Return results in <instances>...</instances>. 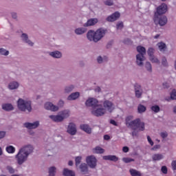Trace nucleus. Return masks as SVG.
Masks as SVG:
<instances>
[{"label": "nucleus", "mask_w": 176, "mask_h": 176, "mask_svg": "<svg viewBox=\"0 0 176 176\" xmlns=\"http://www.w3.org/2000/svg\"><path fill=\"white\" fill-rule=\"evenodd\" d=\"M98 104H100V102L94 98H89L85 102V105H87V107H92L93 109L94 107H97Z\"/></svg>", "instance_id": "obj_13"}, {"label": "nucleus", "mask_w": 176, "mask_h": 176, "mask_svg": "<svg viewBox=\"0 0 176 176\" xmlns=\"http://www.w3.org/2000/svg\"><path fill=\"white\" fill-rule=\"evenodd\" d=\"M19 87H20V83L16 80L10 82L8 85L9 90H17Z\"/></svg>", "instance_id": "obj_17"}, {"label": "nucleus", "mask_w": 176, "mask_h": 176, "mask_svg": "<svg viewBox=\"0 0 176 176\" xmlns=\"http://www.w3.org/2000/svg\"><path fill=\"white\" fill-rule=\"evenodd\" d=\"M6 170H8L10 174H14V168H13V167L10 166H8L6 167Z\"/></svg>", "instance_id": "obj_48"}, {"label": "nucleus", "mask_w": 176, "mask_h": 176, "mask_svg": "<svg viewBox=\"0 0 176 176\" xmlns=\"http://www.w3.org/2000/svg\"><path fill=\"white\" fill-rule=\"evenodd\" d=\"M143 92L144 91H142V88L141 87V85L136 84L135 85V97H137V98H141V96H142Z\"/></svg>", "instance_id": "obj_18"}, {"label": "nucleus", "mask_w": 176, "mask_h": 176, "mask_svg": "<svg viewBox=\"0 0 176 176\" xmlns=\"http://www.w3.org/2000/svg\"><path fill=\"white\" fill-rule=\"evenodd\" d=\"M78 97H80V93L74 92L68 96L67 100V101H75V100H78Z\"/></svg>", "instance_id": "obj_20"}, {"label": "nucleus", "mask_w": 176, "mask_h": 176, "mask_svg": "<svg viewBox=\"0 0 176 176\" xmlns=\"http://www.w3.org/2000/svg\"><path fill=\"white\" fill-rule=\"evenodd\" d=\"M81 130L87 133V134H91V128L88 124H82L80 126Z\"/></svg>", "instance_id": "obj_25"}, {"label": "nucleus", "mask_w": 176, "mask_h": 176, "mask_svg": "<svg viewBox=\"0 0 176 176\" xmlns=\"http://www.w3.org/2000/svg\"><path fill=\"white\" fill-rule=\"evenodd\" d=\"M9 51H8L5 48H0V54L1 56H9Z\"/></svg>", "instance_id": "obj_42"}, {"label": "nucleus", "mask_w": 176, "mask_h": 176, "mask_svg": "<svg viewBox=\"0 0 176 176\" xmlns=\"http://www.w3.org/2000/svg\"><path fill=\"white\" fill-rule=\"evenodd\" d=\"M119 17H120V14L116 12L111 16H108L107 20V21H116V20H118Z\"/></svg>", "instance_id": "obj_22"}, {"label": "nucleus", "mask_w": 176, "mask_h": 176, "mask_svg": "<svg viewBox=\"0 0 176 176\" xmlns=\"http://www.w3.org/2000/svg\"><path fill=\"white\" fill-rule=\"evenodd\" d=\"M162 64L166 67L167 66V60L166 59V58H164L162 59Z\"/></svg>", "instance_id": "obj_59"}, {"label": "nucleus", "mask_w": 176, "mask_h": 176, "mask_svg": "<svg viewBox=\"0 0 176 176\" xmlns=\"http://www.w3.org/2000/svg\"><path fill=\"white\" fill-rule=\"evenodd\" d=\"M144 61H145V55L141 54H138L136 55V64L139 67H142L144 65Z\"/></svg>", "instance_id": "obj_16"}, {"label": "nucleus", "mask_w": 176, "mask_h": 176, "mask_svg": "<svg viewBox=\"0 0 176 176\" xmlns=\"http://www.w3.org/2000/svg\"><path fill=\"white\" fill-rule=\"evenodd\" d=\"M157 149H160V145L157 144L154 146L152 148L151 151H157Z\"/></svg>", "instance_id": "obj_56"}, {"label": "nucleus", "mask_w": 176, "mask_h": 176, "mask_svg": "<svg viewBox=\"0 0 176 176\" xmlns=\"http://www.w3.org/2000/svg\"><path fill=\"white\" fill-rule=\"evenodd\" d=\"M70 111L68 109H65L60 111L57 115H51L49 116L50 119H52L53 122H56V123H60L63 122L64 119H67V118H69Z\"/></svg>", "instance_id": "obj_4"}, {"label": "nucleus", "mask_w": 176, "mask_h": 176, "mask_svg": "<svg viewBox=\"0 0 176 176\" xmlns=\"http://www.w3.org/2000/svg\"><path fill=\"white\" fill-rule=\"evenodd\" d=\"M93 153L101 154L105 152L104 148H101L100 146H96L92 149Z\"/></svg>", "instance_id": "obj_29"}, {"label": "nucleus", "mask_w": 176, "mask_h": 176, "mask_svg": "<svg viewBox=\"0 0 176 176\" xmlns=\"http://www.w3.org/2000/svg\"><path fill=\"white\" fill-rule=\"evenodd\" d=\"M6 151L8 153L13 154L16 152V148L13 146H7L6 147Z\"/></svg>", "instance_id": "obj_35"}, {"label": "nucleus", "mask_w": 176, "mask_h": 176, "mask_svg": "<svg viewBox=\"0 0 176 176\" xmlns=\"http://www.w3.org/2000/svg\"><path fill=\"white\" fill-rule=\"evenodd\" d=\"M122 162H124V163H131V162H134V159L130 157H124L122 158Z\"/></svg>", "instance_id": "obj_44"}, {"label": "nucleus", "mask_w": 176, "mask_h": 176, "mask_svg": "<svg viewBox=\"0 0 176 176\" xmlns=\"http://www.w3.org/2000/svg\"><path fill=\"white\" fill-rule=\"evenodd\" d=\"M107 34V30L104 28H99L94 31V30H90L87 33V38L89 42H100Z\"/></svg>", "instance_id": "obj_2"}, {"label": "nucleus", "mask_w": 176, "mask_h": 176, "mask_svg": "<svg viewBox=\"0 0 176 176\" xmlns=\"http://www.w3.org/2000/svg\"><path fill=\"white\" fill-rule=\"evenodd\" d=\"M149 60H150V61H151V63H155V64H158V63H159V59H157L155 56L150 57Z\"/></svg>", "instance_id": "obj_46"}, {"label": "nucleus", "mask_w": 176, "mask_h": 176, "mask_svg": "<svg viewBox=\"0 0 176 176\" xmlns=\"http://www.w3.org/2000/svg\"><path fill=\"white\" fill-rule=\"evenodd\" d=\"M16 104L18 109L22 112H31L32 109L31 107L32 102L30 99L20 98L18 99Z\"/></svg>", "instance_id": "obj_3"}, {"label": "nucleus", "mask_w": 176, "mask_h": 176, "mask_svg": "<svg viewBox=\"0 0 176 176\" xmlns=\"http://www.w3.org/2000/svg\"><path fill=\"white\" fill-rule=\"evenodd\" d=\"M63 175L65 176H75V172L73 170L65 168L63 170Z\"/></svg>", "instance_id": "obj_31"}, {"label": "nucleus", "mask_w": 176, "mask_h": 176, "mask_svg": "<svg viewBox=\"0 0 176 176\" xmlns=\"http://www.w3.org/2000/svg\"><path fill=\"white\" fill-rule=\"evenodd\" d=\"M15 159L16 160V163L19 166H21L22 164H24L27 160H28V155L19 150L17 154L15 155Z\"/></svg>", "instance_id": "obj_5"}, {"label": "nucleus", "mask_w": 176, "mask_h": 176, "mask_svg": "<svg viewBox=\"0 0 176 176\" xmlns=\"http://www.w3.org/2000/svg\"><path fill=\"white\" fill-rule=\"evenodd\" d=\"M44 108L47 111H52V112H57V111H58V107L57 105H54L52 102H45Z\"/></svg>", "instance_id": "obj_11"}, {"label": "nucleus", "mask_w": 176, "mask_h": 176, "mask_svg": "<svg viewBox=\"0 0 176 176\" xmlns=\"http://www.w3.org/2000/svg\"><path fill=\"white\" fill-rule=\"evenodd\" d=\"M91 113L94 115V116H102L107 113V111L101 104H98L92 109Z\"/></svg>", "instance_id": "obj_6"}, {"label": "nucleus", "mask_w": 176, "mask_h": 176, "mask_svg": "<svg viewBox=\"0 0 176 176\" xmlns=\"http://www.w3.org/2000/svg\"><path fill=\"white\" fill-rule=\"evenodd\" d=\"M157 45L158 46V49L160 52L166 51V43H164L163 42H160L157 44Z\"/></svg>", "instance_id": "obj_34"}, {"label": "nucleus", "mask_w": 176, "mask_h": 176, "mask_svg": "<svg viewBox=\"0 0 176 176\" xmlns=\"http://www.w3.org/2000/svg\"><path fill=\"white\" fill-rule=\"evenodd\" d=\"M56 171L57 168H56V166L50 167L48 170L49 176H55Z\"/></svg>", "instance_id": "obj_32"}, {"label": "nucleus", "mask_w": 176, "mask_h": 176, "mask_svg": "<svg viewBox=\"0 0 176 176\" xmlns=\"http://www.w3.org/2000/svg\"><path fill=\"white\" fill-rule=\"evenodd\" d=\"M161 170L162 171L163 174H167V166H164L162 167Z\"/></svg>", "instance_id": "obj_52"}, {"label": "nucleus", "mask_w": 176, "mask_h": 176, "mask_svg": "<svg viewBox=\"0 0 176 176\" xmlns=\"http://www.w3.org/2000/svg\"><path fill=\"white\" fill-rule=\"evenodd\" d=\"M123 152H124L125 153H127V152H129V147L127 146H124L122 148Z\"/></svg>", "instance_id": "obj_58"}, {"label": "nucleus", "mask_w": 176, "mask_h": 176, "mask_svg": "<svg viewBox=\"0 0 176 176\" xmlns=\"http://www.w3.org/2000/svg\"><path fill=\"white\" fill-rule=\"evenodd\" d=\"M111 139V137L108 135H105L104 136V140H106L107 141H108V140H110Z\"/></svg>", "instance_id": "obj_62"}, {"label": "nucleus", "mask_w": 176, "mask_h": 176, "mask_svg": "<svg viewBox=\"0 0 176 176\" xmlns=\"http://www.w3.org/2000/svg\"><path fill=\"white\" fill-rule=\"evenodd\" d=\"M160 135H161L162 138H167V136L168 135L167 134V132L164 131V132L160 133Z\"/></svg>", "instance_id": "obj_51"}, {"label": "nucleus", "mask_w": 176, "mask_h": 176, "mask_svg": "<svg viewBox=\"0 0 176 176\" xmlns=\"http://www.w3.org/2000/svg\"><path fill=\"white\" fill-rule=\"evenodd\" d=\"M138 111L139 113H142L145 112V111H146V107L142 104H139V106L138 107Z\"/></svg>", "instance_id": "obj_41"}, {"label": "nucleus", "mask_w": 176, "mask_h": 176, "mask_svg": "<svg viewBox=\"0 0 176 176\" xmlns=\"http://www.w3.org/2000/svg\"><path fill=\"white\" fill-rule=\"evenodd\" d=\"M151 109L153 112H155V113H157L159 112H160V107H159L158 105H153L151 107Z\"/></svg>", "instance_id": "obj_40"}, {"label": "nucleus", "mask_w": 176, "mask_h": 176, "mask_svg": "<svg viewBox=\"0 0 176 176\" xmlns=\"http://www.w3.org/2000/svg\"><path fill=\"white\" fill-rule=\"evenodd\" d=\"M104 3L107 6H112V5H113V1L112 0H107L104 2Z\"/></svg>", "instance_id": "obj_50"}, {"label": "nucleus", "mask_w": 176, "mask_h": 176, "mask_svg": "<svg viewBox=\"0 0 176 176\" xmlns=\"http://www.w3.org/2000/svg\"><path fill=\"white\" fill-rule=\"evenodd\" d=\"M6 135V132L5 131H0V140H2V138H4V137Z\"/></svg>", "instance_id": "obj_55"}, {"label": "nucleus", "mask_w": 176, "mask_h": 176, "mask_svg": "<svg viewBox=\"0 0 176 176\" xmlns=\"http://www.w3.org/2000/svg\"><path fill=\"white\" fill-rule=\"evenodd\" d=\"M64 100H59L58 102V109H60V108H62V107H64Z\"/></svg>", "instance_id": "obj_49"}, {"label": "nucleus", "mask_w": 176, "mask_h": 176, "mask_svg": "<svg viewBox=\"0 0 176 176\" xmlns=\"http://www.w3.org/2000/svg\"><path fill=\"white\" fill-rule=\"evenodd\" d=\"M67 131L70 135H75L76 134V125L73 122H70L67 126Z\"/></svg>", "instance_id": "obj_15"}, {"label": "nucleus", "mask_w": 176, "mask_h": 176, "mask_svg": "<svg viewBox=\"0 0 176 176\" xmlns=\"http://www.w3.org/2000/svg\"><path fill=\"white\" fill-rule=\"evenodd\" d=\"M103 105H104V109L107 112H109V113H111L115 109V106H113V104L112 103L111 101L106 100L103 102Z\"/></svg>", "instance_id": "obj_10"}, {"label": "nucleus", "mask_w": 176, "mask_h": 176, "mask_svg": "<svg viewBox=\"0 0 176 176\" xmlns=\"http://www.w3.org/2000/svg\"><path fill=\"white\" fill-rule=\"evenodd\" d=\"M163 86H164V87H165L166 89H168V85L167 83H164V84H163Z\"/></svg>", "instance_id": "obj_63"}, {"label": "nucleus", "mask_w": 176, "mask_h": 176, "mask_svg": "<svg viewBox=\"0 0 176 176\" xmlns=\"http://www.w3.org/2000/svg\"><path fill=\"white\" fill-rule=\"evenodd\" d=\"M110 123H111V124H113V126H118V123H116V121L113 120H111L110 121Z\"/></svg>", "instance_id": "obj_61"}, {"label": "nucleus", "mask_w": 176, "mask_h": 176, "mask_svg": "<svg viewBox=\"0 0 176 176\" xmlns=\"http://www.w3.org/2000/svg\"><path fill=\"white\" fill-rule=\"evenodd\" d=\"M51 57L53 58H61L63 57V54L60 51H54L49 53Z\"/></svg>", "instance_id": "obj_24"}, {"label": "nucleus", "mask_w": 176, "mask_h": 176, "mask_svg": "<svg viewBox=\"0 0 176 176\" xmlns=\"http://www.w3.org/2000/svg\"><path fill=\"white\" fill-rule=\"evenodd\" d=\"M126 124L128 127H130L133 130L132 132V137H137V135H138V131H144L145 130V123L141 122V119L140 118L133 120L132 116L126 117Z\"/></svg>", "instance_id": "obj_1"}, {"label": "nucleus", "mask_w": 176, "mask_h": 176, "mask_svg": "<svg viewBox=\"0 0 176 176\" xmlns=\"http://www.w3.org/2000/svg\"><path fill=\"white\" fill-rule=\"evenodd\" d=\"M19 151L26 155L30 156L34 152V146L32 144H25L23 146Z\"/></svg>", "instance_id": "obj_9"}, {"label": "nucleus", "mask_w": 176, "mask_h": 176, "mask_svg": "<svg viewBox=\"0 0 176 176\" xmlns=\"http://www.w3.org/2000/svg\"><path fill=\"white\" fill-rule=\"evenodd\" d=\"M137 52L139 53L138 54L145 55L146 54V50H145V47L141 45L137 47Z\"/></svg>", "instance_id": "obj_36"}, {"label": "nucleus", "mask_w": 176, "mask_h": 176, "mask_svg": "<svg viewBox=\"0 0 176 176\" xmlns=\"http://www.w3.org/2000/svg\"><path fill=\"white\" fill-rule=\"evenodd\" d=\"M123 28V23L120 22L117 23V30H122Z\"/></svg>", "instance_id": "obj_53"}, {"label": "nucleus", "mask_w": 176, "mask_h": 176, "mask_svg": "<svg viewBox=\"0 0 176 176\" xmlns=\"http://www.w3.org/2000/svg\"><path fill=\"white\" fill-rule=\"evenodd\" d=\"M80 170H81L82 173H84V174H86L87 171H89V167H87V164H81L80 165Z\"/></svg>", "instance_id": "obj_33"}, {"label": "nucleus", "mask_w": 176, "mask_h": 176, "mask_svg": "<svg viewBox=\"0 0 176 176\" xmlns=\"http://www.w3.org/2000/svg\"><path fill=\"white\" fill-rule=\"evenodd\" d=\"M97 23H98V19L97 18L90 19L84 23L83 27H91L92 25H96Z\"/></svg>", "instance_id": "obj_19"}, {"label": "nucleus", "mask_w": 176, "mask_h": 176, "mask_svg": "<svg viewBox=\"0 0 176 176\" xmlns=\"http://www.w3.org/2000/svg\"><path fill=\"white\" fill-rule=\"evenodd\" d=\"M107 60H108V57L105 56H99L97 58V61L99 64H102V63H105V61H107Z\"/></svg>", "instance_id": "obj_37"}, {"label": "nucleus", "mask_w": 176, "mask_h": 176, "mask_svg": "<svg viewBox=\"0 0 176 176\" xmlns=\"http://www.w3.org/2000/svg\"><path fill=\"white\" fill-rule=\"evenodd\" d=\"M147 141L151 145V146H153V141H152V139L150 136H147Z\"/></svg>", "instance_id": "obj_54"}, {"label": "nucleus", "mask_w": 176, "mask_h": 176, "mask_svg": "<svg viewBox=\"0 0 176 176\" xmlns=\"http://www.w3.org/2000/svg\"><path fill=\"white\" fill-rule=\"evenodd\" d=\"M21 38L22 41H23L25 43H27L28 45H29V46H34V43H32V41L29 40L28 35H27V34L23 33L21 36Z\"/></svg>", "instance_id": "obj_21"}, {"label": "nucleus", "mask_w": 176, "mask_h": 176, "mask_svg": "<svg viewBox=\"0 0 176 176\" xmlns=\"http://www.w3.org/2000/svg\"><path fill=\"white\" fill-rule=\"evenodd\" d=\"M153 52H155V50L152 47L148 48L147 53L149 56V57H153Z\"/></svg>", "instance_id": "obj_47"}, {"label": "nucleus", "mask_w": 176, "mask_h": 176, "mask_svg": "<svg viewBox=\"0 0 176 176\" xmlns=\"http://www.w3.org/2000/svg\"><path fill=\"white\" fill-rule=\"evenodd\" d=\"M74 89H75V86H74L73 85L66 86L65 87V93H71V91H72Z\"/></svg>", "instance_id": "obj_39"}, {"label": "nucleus", "mask_w": 176, "mask_h": 176, "mask_svg": "<svg viewBox=\"0 0 176 176\" xmlns=\"http://www.w3.org/2000/svg\"><path fill=\"white\" fill-rule=\"evenodd\" d=\"M2 109L4 111H13V109H14V107H13L12 104L6 103V104H2Z\"/></svg>", "instance_id": "obj_26"}, {"label": "nucleus", "mask_w": 176, "mask_h": 176, "mask_svg": "<svg viewBox=\"0 0 176 176\" xmlns=\"http://www.w3.org/2000/svg\"><path fill=\"white\" fill-rule=\"evenodd\" d=\"M173 170H176V160H174L171 163Z\"/></svg>", "instance_id": "obj_57"}, {"label": "nucleus", "mask_w": 176, "mask_h": 176, "mask_svg": "<svg viewBox=\"0 0 176 176\" xmlns=\"http://www.w3.org/2000/svg\"><path fill=\"white\" fill-rule=\"evenodd\" d=\"M167 12V5L166 3L161 4L157 8L155 14L157 16H160L162 14H164Z\"/></svg>", "instance_id": "obj_14"}, {"label": "nucleus", "mask_w": 176, "mask_h": 176, "mask_svg": "<svg viewBox=\"0 0 176 176\" xmlns=\"http://www.w3.org/2000/svg\"><path fill=\"white\" fill-rule=\"evenodd\" d=\"M68 164H69V166H73L74 165V162L72 161H69Z\"/></svg>", "instance_id": "obj_64"}, {"label": "nucleus", "mask_w": 176, "mask_h": 176, "mask_svg": "<svg viewBox=\"0 0 176 176\" xmlns=\"http://www.w3.org/2000/svg\"><path fill=\"white\" fill-rule=\"evenodd\" d=\"M104 160H111V162H118L119 158L116 155H104L103 156Z\"/></svg>", "instance_id": "obj_27"}, {"label": "nucleus", "mask_w": 176, "mask_h": 176, "mask_svg": "<svg viewBox=\"0 0 176 176\" xmlns=\"http://www.w3.org/2000/svg\"><path fill=\"white\" fill-rule=\"evenodd\" d=\"M152 159L153 160H154V162H157L159 160L164 159V155L160 153L154 154L152 157Z\"/></svg>", "instance_id": "obj_28"}, {"label": "nucleus", "mask_w": 176, "mask_h": 176, "mask_svg": "<svg viewBox=\"0 0 176 176\" xmlns=\"http://www.w3.org/2000/svg\"><path fill=\"white\" fill-rule=\"evenodd\" d=\"M144 68H145L146 72H148V74H152L153 69H152V65L151 64V63L146 62V63L144 65Z\"/></svg>", "instance_id": "obj_30"}, {"label": "nucleus", "mask_w": 176, "mask_h": 176, "mask_svg": "<svg viewBox=\"0 0 176 176\" xmlns=\"http://www.w3.org/2000/svg\"><path fill=\"white\" fill-rule=\"evenodd\" d=\"M154 23L160 24V25H166L167 24V17L166 16H160L157 14H155Z\"/></svg>", "instance_id": "obj_8"}, {"label": "nucleus", "mask_w": 176, "mask_h": 176, "mask_svg": "<svg viewBox=\"0 0 176 176\" xmlns=\"http://www.w3.org/2000/svg\"><path fill=\"white\" fill-rule=\"evenodd\" d=\"M40 122L36 120L33 122H25L24 126L28 130H35L39 127Z\"/></svg>", "instance_id": "obj_12"}, {"label": "nucleus", "mask_w": 176, "mask_h": 176, "mask_svg": "<svg viewBox=\"0 0 176 176\" xmlns=\"http://www.w3.org/2000/svg\"><path fill=\"white\" fill-rule=\"evenodd\" d=\"M75 162H76V166H79V164H80V162H82V157L80 156L76 157L75 159Z\"/></svg>", "instance_id": "obj_45"}, {"label": "nucleus", "mask_w": 176, "mask_h": 176, "mask_svg": "<svg viewBox=\"0 0 176 176\" xmlns=\"http://www.w3.org/2000/svg\"><path fill=\"white\" fill-rule=\"evenodd\" d=\"M86 163L90 168H96L97 167V158L94 155H89L86 158Z\"/></svg>", "instance_id": "obj_7"}, {"label": "nucleus", "mask_w": 176, "mask_h": 176, "mask_svg": "<svg viewBox=\"0 0 176 176\" xmlns=\"http://www.w3.org/2000/svg\"><path fill=\"white\" fill-rule=\"evenodd\" d=\"M170 100H176V90L173 89L170 92Z\"/></svg>", "instance_id": "obj_43"}, {"label": "nucleus", "mask_w": 176, "mask_h": 176, "mask_svg": "<svg viewBox=\"0 0 176 176\" xmlns=\"http://www.w3.org/2000/svg\"><path fill=\"white\" fill-rule=\"evenodd\" d=\"M12 19H17V14L16 12H12Z\"/></svg>", "instance_id": "obj_60"}, {"label": "nucleus", "mask_w": 176, "mask_h": 176, "mask_svg": "<svg viewBox=\"0 0 176 176\" xmlns=\"http://www.w3.org/2000/svg\"><path fill=\"white\" fill-rule=\"evenodd\" d=\"M129 173L132 176H142L140 171L135 169H130Z\"/></svg>", "instance_id": "obj_38"}, {"label": "nucleus", "mask_w": 176, "mask_h": 176, "mask_svg": "<svg viewBox=\"0 0 176 176\" xmlns=\"http://www.w3.org/2000/svg\"><path fill=\"white\" fill-rule=\"evenodd\" d=\"M76 35H83L87 32V28H77L74 30Z\"/></svg>", "instance_id": "obj_23"}]
</instances>
